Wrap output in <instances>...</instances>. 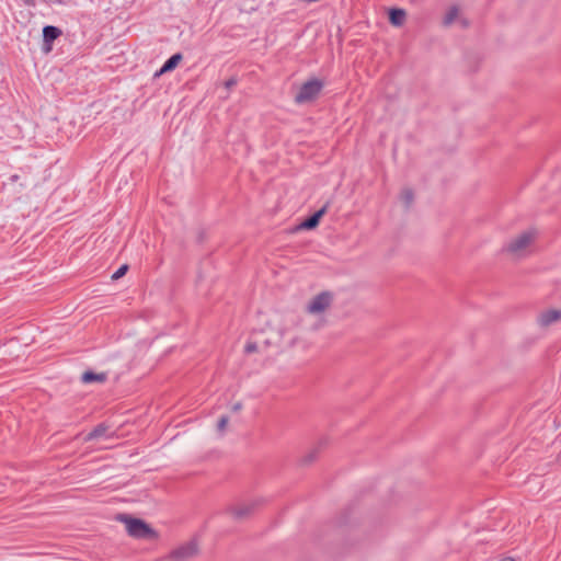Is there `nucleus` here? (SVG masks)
Returning <instances> with one entry per match:
<instances>
[{"instance_id": "16", "label": "nucleus", "mask_w": 561, "mask_h": 561, "mask_svg": "<svg viewBox=\"0 0 561 561\" xmlns=\"http://www.w3.org/2000/svg\"><path fill=\"white\" fill-rule=\"evenodd\" d=\"M229 419L228 416L224 415L219 419L217 423V430L220 434H222L228 425Z\"/></svg>"}, {"instance_id": "2", "label": "nucleus", "mask_w": 561, "mask_h": 561, "mask_svg": "<svg viewBox=\"0 0 561 561\" xmlns=\"http://www.w3.org/2000/svg\"><path fill=\"white\" fill-rule=\"evenodd\" d=\"M118 520L125 524L129 536L137 539H147L156 536L154 530L144 520L127 515H119Z\"/></svg>"}, {"instance_id": "1", "label": "nucleus", "mask_w": 561, "mask_h": 561, "mask_svg": "<svg viewBox=\"0 0 561 561\" xmlns=\"http://www.w3.org/2000/svg\"><path fill=\"white\" fill-rule=\"evenodd\" d=\"M537 230L529 228L512 238L504 247V251L515 259L525 257L531 253L533 244L537 238Z\"/></svg>"}, {"instance_id": "3", "label": "nucleus", "mask_w": 561, "mask_h": 561, "mask_svg": "<svg viewBox=\"0 0 561 561\" xmlns=\"http://www.w3.org/2000/svg\"><path fill=\"white\" fill-rule=\"evenodd\" d=\"M323 88V82L319 79H311L305 82L295 96L298 104L314 100Z\"/></svg>"}, {"instance_id": "9", "label": "nucleus", "mask_w": 561, "mask_h": 561, "mask_svg": "<svg viewBox=\"0 0 561 561\" xmlns=\"http://www.w3.org/2000/svg\"><path fill=\"white\" fill-rule=\"evenodd\" d=\"M256 502L244 503L231 508L232 514L237 518H243L248 516L255 507Z\"/></svg>"}, {"instance_id": "19", "label": "nucleus", "mask_w": 561, "mask_h": 561, "mask_svg": "<svg viewBox=\"0 0 561 561\" xmlns=\"http://www.w3.org/2000/svg\"><path fill=\"white\" fill-rule=\"evenodd\" d=\"M237 84V79L234 77L228 79L226 82H225V87L227 89H231L232 87H234Z\"/></svg>"}, {"instance_id": "8", "label": "nucleus", "mask_w": 561, "mask_h": 561, "mask_svg": "<svg viewBox=\"0 0 561 561\" xmlns=\"http://www.w3.org/2000/svg\"><path fill=\"white\" fill-rule=\"evenodd\" d=\"M327 213V206H323L321 209L316 211L312 216H310L308 219L302 221L299 226L300 229L310 230L318 226L320 219L322 216Z\"/></svg>"}, {"instance_id": "22", "label": "nucleus", "mask_w": 561, "mask_h": 561, "mask_svg": "<svg viewBox=\"0 0 561 561\" xmlns=\"http://www.w3.org/2000/svg\"><path fill=\"white\" fill-rule=\"evenodd\" d=\"M283 335H284V332H280L278 335V339L276 341H274L273 343H279L283 339Z\"/></svg>"}, {"instance_id": "12", "label": "nucleus", "mask_w": 561, "mask_h": 561, "mask_svg": "<svg viewBox=\"0 0 561 561\" xmlns=\"http://www.w3.org/2000/svg\"><path fill=\"white\" fill-rule=\"evenodd\" d=\"M182 60V55L181 54H174L172 55L165 62L164 65L162 66V68L160 69V73H164V72H169L171 70H173L178 65L179 62Z\"/></svg>"}, {"instance_id": "18", "label": "nucleus", "mask_w": 561, "mask_h": 561, "mask_svg": "<svg viewBox=\"0 0 561 561\" xmlns=\"http://www.w3.org/2000/svg\"><path fill=\"white\" fill-rule=\"evenodd\" d=\"M257 344L255 342H248L244 346V352L248 354L254 353L257 351Z\"/></svg>"}, {"instance_id": "14", "label": "nucleus", "mask_w": 561, "mask_h": 561, "mask_svg": "<svg viewBox=\"0 0 561 561\" xmlns=\"http://www.w3.org/2000/svg\"><path fill=\"white\" fill-rule=\"evenodd\" d=\"M414 199V194L411 188H404L402 190L400 194V201L402 204L408 208L411 206Z\"/></svg>"}, {"instance_id": "13", "label": "nucleus", "mask_w": 561, "mask_h": 561, "mask_svg": "<svg viewBox=\"0 0 561 561\" xmlns=\"http://www.w3.org/2000/svg\"><path fill=\"white\" fill-rule=\"evenodd\" d=\"M108 431V426L105 424H99L93 431H91L85 437L84 440H93L98 439L100 437L105 436L106 432Z\"/></svg>"}, {"instance_id": "15", "label": "nucleus", "mask_w": 561, "mask_h": 561, "mask_svg": "<svg viewBox=\"0 0 561 561\" xmlns=\"http://www.w3.org/2000/svg\"><path fill=\"white\" fill-rule=\"evenodd\" d=\"M458 16V9L457 7H451L445 14L444 19H443V24L445 26H449L450 24H453V22L456 20V18Z\"/></svg>"}, {"instance_id": "23", "label": "nucleus", "mask_w": 561, "mask_h": 561, "mask_svg": "<svg viewBox=\"0 0 561 561\" xmlns=\"http://www.w3.org/2000/svg\"><path fill=\"white\" fill-rule=\"evenodd\" d=\"M500 561H515L513 558H503Z\"/></svg>"}, {"instance_id": "20", "label": "nucleus", "mask_w": 561, "mask_h": 561, "mask_svg": "<svg viewBox=\"0 0 561 561\" xmlns=\"http://www.w3.org/2000/svg\"><path fill=\"white\" fill-rule=\"evenodd\" d=\"M242 408V404L240 402H237L232 405V411L237 412L239 410H241Z\"/></svg>"}, {"instance_id": "10", "label": "nucleus", "mask_w": 561, "mask_h": 561, "mask_svg": "<svg viewBox=\"0 0 561 561\" xmlns=\"http://www.w3.org/2000/svg\"><path fill=\"white\" fill-rule=\"evenodd\" d=\"M405 19V11L403 9H391L389 12L390 23L394 26L403 24Z\"/></svg>"}, {"instance_id": "17", "label": "nucleus", "mask_w": 561, "mask_h": 561, "mask_svg": "<svg viewBox=\"0 0 561 561\" xmlns=\"http://www.w3.org/2000/svg\"><path fill=\"white\" fill-rule=\"evenodd\" d=\"M128 270V266L127 265H122L113 275H112V279L116 280L121 277H123L126 272Z\"/></svg>"}, {"instance_id": "21", "label": "nucleus", "mask_w": 561, "mask_h": 561, "mask_svg": "<svg viewBox=\"0 0 561 561\" xmlns=\"http://www.w3.org/2000/svg\"><path fill=\"white\" fill-rule=\"evenodd\" d=\"M19 180V175L18 174H14L10 178V181L11 182H16Z\"/></svg>"}, {"instance_id": "4", "label": "nucleus", "mask_w": 561, "mask_h": 561, "mask_svg": "<svg viewBox=\"0 0 561 561\" xmlns=\"http://www.w3.org/2000/svg\"><path fill=\"white\" fill-rule=\"evenodd\" d=\"M199 553V543L197 539H191L190 541L179 546L170 552L168 559L171 561H187Z\"/></svg>"}, {"instance_id": "6", "label": "nucleus", "mask_w": 561, "mask_h": 561, "mask_svg": "<svg viewBox=\"0 0 561 561\" xmlns=\"http://www.w3.org/2000/svg\"><path fill=\"white\" fill-rule=\"evenodd\" d=\"M561 320V310L548 309L540 311L537 316V324L540 328H547Z\"/></svg>"}, {"instance_id": "7", "label": "nucleus", "mask_w": 561, "mask_h": 561, "mask_svg": "<svg viewBox=\"0 0 561 561\" xmlns=\"http://www.w3.org/2000/svg\"><path fill=\"white\" fill-rule=\"evenodd\" d=\"M61 35V31L53 25H46L43 28V41L46 46L45 50L49 51L51 49V43L57 39Z\"/></svg>"}, {"instance_id": "11", "label": "nucleus", "mask_w": 561, "mask_h": 561, "mask_svg": "<svg viewBox=\"0 0 561 561\" xmlns=\"http://www.w3.org/2000/svg\"><path fill=\"white\" fill-rule=\"evenodd\" d=\"M81 380L84 383L104 382L106 380V374H104V373L96 374L93 371H85L82 374Z\"/></svg>"}, {"instance_id": "5", "label": "nucleus", "mask_w": 561, "mask_h": 561, "mask_svg": "<svg viewBox=\"0 0 561 561\" xmlns=\"http://www.w3.org/2000/svg\"><path fill=\"white\" fill-rule=\"evenodd\" d=\"M333 302V295L330 291H322L316 295L306 306L309 314L319 316L324 313Z\"/></svg>"}]
</instances>
